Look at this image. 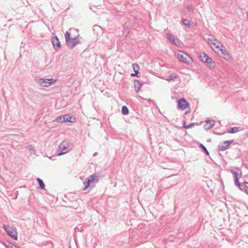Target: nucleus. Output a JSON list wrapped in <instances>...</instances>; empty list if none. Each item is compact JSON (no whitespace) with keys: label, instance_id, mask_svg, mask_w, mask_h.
Instances as JSON below:
<instances>
[{"label":"nucleus","instance_id":"423d86ee","mask_svg":"<svg viewBox=\"0 0 248 248\" xmlns=\"http://www.w3.org/2000/svg\"><path fill=\"white\" fill-rule=\"evenodd\" d=\"M69 143L66 141H63L59 146L57 152V155H61L68 152V147Z\"/></svg>","mask_w":248,"mask_h":248},{"label":"nucleus","instance_id":"72a5a7b5","mask_svg":"<svg viewBox=\"0 0 248 248\" xmlns=\"http://www.w3.org/2000/svg\"><path fill=\"white\" fill-rule=\"evenodd\" d=\"M130 29L128 27H126L124 28V32L126 33V34L130 32Z\"/></svg>","mask_w":248,"mask_h":248},{"label":"nucleus","instance_id":"412c9836","mask_svg":"<svg viewBox=\"0 0 248 248\" xmlns=\"http://www.w3.org/2000/svg\"><path fill=\"white\" fill-rule=\"evenodd\" d=\"M183 24L186 26L187 28H189L191 26V21L190 20L184 19L182 20Z\"/></svg>","mask_w":248,"mask_h":248},{"label":"nucleus","instance_id":"c03bdc74","mask_svg":"<svg viewBox=\"0 0 248 248\" xmlns=\"http://www.w3.org/2000/svg\"><path fill=\"white\" fill-rule=\"evenodd\" d=\"M224 133H225V132H224V133H222V134H221V133H219V134H218V135H222V134H224Z\"/></svg>","mask_w":248,"mask_h":248},{"label":"nucleus","instance_id":"6ab92c4d","mask_svg":"<svg viewBox=\"0 0 248 248\" xmlns=\"http://www.w3.org/2000/svg\"><path fill=\"white\" fill-rule=\"evenodd\" d=\"M237 187L241 191L245 192L246 194H248V191L246 188V187H248L247 186L243 185L242 184H240Z\"/></svg>","mask_w":248,"mask_h":248},{"label":"nucleus","instance_id":"39448f33","mask_svg":"<svg viewBox=\"0 0 248 248\" xmlns=\"http://www.w3.org/2000/svg\"><path fill=\"white\" fill-rule=\"evenodd\" d=\"M2 228L5 230L8 236L14 240H17L18 238L17 232L16 228H12L10 226L7 227L3 225Z\"/></svg>","mask_w":248,"mask_h":248},{"label":"nucleus","instance_id":"f03ea898","mask_svg":"<svg viewBox=\"0 0 248 248\" xmlns=\"http://www.w3.org/2000/svg\"><path fill=\"white\" fill-rule=\"evenodd\" d=\"M70 36V33L68 31H66L64 34L66 45L69 49H71L77 44H79L80 41L77 37L71 38Z\"/></svg>","mask_w":248,"mask_h":248},{"label":"nucleus","instance_id":"79ce46f5","mask_svg":"<svg viewBox=\"0 0 248 248\" xmlns=\"http://www.w3.org/2000/svg\"><path fill=\"white\" fill-rule=\"evenodd\" d=\"M207 141L208 142H210L211 141V140L210 139H209L207 140Z\"/></svg>","mask_w":248,"mask_h":248},{"label":"nucleus","instance_id":"a19ab883","mask_svg":"<svg viewBox=\"0 0 248 248\" xmlns=\"http://www.w3.org/2000/svg\"><path fill=\"white\" fill-rule=\"evenodd\" d=\"M97 154H98V153H97V152L94 153L93 154V156H96V155H97Z\"/></svg>","mask_w":248,"mask_h":248},{"label":"nucleus","instance_id":"4468645a","mask_svg":"<svg viewBox=\"0 0 248 248\" xmlns=\"http://www.w3.org/2000/svg\"><path fill=\"white\" fill-rule=\"evenodd\" d=\"M47 78H43L38 77L37 79H36L38 83L43 87H48L49 86V84H48V81L46 80Z\"/></svg>","mask_w":248,"mask_h":248},{"label":"nucleus","instance_id":"37998d69","mask_svg":"<svg viewBox=\"0 0 248 248\" xmlns=\"http://www.w3.org/2000/svg\"><path fill=\"white\" fill-rule=\"evenodd\" d=\"M208 40L209 41H212V39L210 38H208Z\"/></svg>","mask_w":248,"mask_h":248},{"label":"nucleus","instance_id":"6e6552de","mask_svg":"<svg viewBox=\"0 0 248 248\" xmlns=\"http://www.w3.org/2000/svg\"><path fill=\"white\" fill-rule=\"evenodd\" d=\"M189 105V103L185 98H181L177 101V108L181 110H184Z\"/></svg>","mask_w":248,"mask_h":248},{"label":"nucleus","instance_id":"de8ad7c7","mask_svg":"<svg viewBox=\"0 0 248 248\" xmlns=\"http://www.w3.org/2000/svg\"><path fill=\"white\" fill-rule=\"evenodd\" d=\"M247 208H248V207H247Z\"/></svg>","mask_w":248,"mask_h":248},{"label":"nucleus","instance_id":"f8f14e48","mask_svg":"<svg viewBox=\"0 0 248 248\" xmlns=\"http://www.w3.org/2000/svg\"><path fill=\"white\" fill-rule=\"evenodd\" d=\"M133 69L135 73H132L131 74V77H140V73L139 72V66L137 63H133L132 64Z\"/></svg>","mask_w":248,"mask_h":248},{"label":"nucleus","instance_id":"cd10ccee","mask_svg":"<svg viewBox=\"0 0 248 248\" xmlns=\"http://www.w3.org/2000/svg\"><path fill=\"white\" fill-rule=\"evenodd\" d=\"M63 115L59 116L56 118V121L59 123H63L64 121H63Z\"/></svg>","mask_w":248,"mask_h":248},{"label":"nucleus","instance_id":"9d476101","mask_svg":"<svg viewBox=\"0 0 248 248\" xmlns=\"http://www.w3.org/2000/svg\"><path fill=\"white\" fill-rule=\"evenodd\" d=\"M167 38L175 46H179L180 43L178 39H176L174 36L170 33L166 34Z\"/></svg>","mask_w":248,"mask_h":248},{"label":"nucleus","instance_id":"f257e3e1","mask_svg":"<svg viewBox=\"0 0 248 248\" xmlns=\"http://www.w3.org/2000/svg\"><path fill=\"white\" fill-rule=\"evenodd\" d=\"M98 181V178L95 174H92L87 177L83 182L84 185L83 190L85 191L88 188H89L90 190H92L93 188L94 185H92L91 183L97 182Z\"/></svg>","mask_w":248,"mask_h":248},{"label":"nucleus","instance_id":"7c9ffc66","mask_svg":"<svg viewBox=\"0 0 248 248\" xmlns=\"http://www.w3.org/2000/svg\"><path fill=\"white\" fill-rule=\"evenodd\" d=\"M194 9V7L192 5H188L187 6V9L189 12H192Z\"/></svg>","mask_w":248,"mask_h":248},{"label":"nucleus","instance_id":"c85d7f7f","mask_svg":"<svg viewBox=\"0 0 248 248\" xmlns=\"http://www.w3.org/2000/svg\"><path fill=\"white\" fill-rule=\"evenodd\" d=\"M46 80H47L48 84H49V85L54 84L56 82V79L53 78H47Z\"/></svg>","mask_w":248,"mask_h":248},{"label":"nucleus","instance_id":"49530a36","mask_svg":"<svg viewBox=\"0 0 248 248\" xmlns=\"http://www.w3.org/2000/svg\"><path fill=\"white\" fill-rule=\"evenodd\" d=\"M15 248H20L17 247L16 246Z\"/></svg>","mask_w":248,"mask_h":248},{"label":"nucleus","instance_id":"e433bc0d","mask_svg":"<svg viewBox=\"0 0 248 248\" xmlns=\"http://www.w3.org/2000/svg\"><path fill=\"white\" fill-rule=\"evenodd\" d=\"M212 45H213L217 48H219L220 47V46L218 45H217L216 43H213Z\"/></svg>","mask_w":248,"mask_h":248},{"label":"nucleus","instance_id":"9b49d317","mask_svg":"<svg viewBox=\"0 0 248 248\" xmlns=\"http://www.w3.org/2000/svg\"><path fill=\"white\" fill-rule=\"evenodd\" d=\"M231 172L233 174L234 179H239V177L242 176V171L238 168H235L234 170H231Z\"/></svg>","mask_w":248,"mask_h":248},{"label":"nucleus","instance_id":"1a4fd4ad","mask_svg":"<svg viewBox=\"0 0 248 248\" xmlns=\"http://www.w3.org/2000/svg\"><path fill=\"white\" fill-rule=\"evenodd\" d=\"M93 33L96 36H101L103 33L102 28L97 25H95L93 26Z\"/></svg>","mask_w":248,"mask_h":248},{"label":"nucleus","instance_id":"dca6fc26","mask_svg":"<svg viewBox=\"0 0 248 248\" xmlns=\"http://www.w3.org/2000/svg\"><path fill=\"white\" fill-rule=\"evenodd\" d=\"M64 122L74 123L76 121V118L73 116H70L69 114L63 115Z\"/></svg>","mask_w":248,"mask_h":248},{"label":"nucleus","instance_id":"09e8293b","mask_svg":"<svg viewBox=\"0 0 248 248\" xmlns=\"http://www.w3.org/2000/svg\"><path fill=\"white\" fill-rule=\"evenodd\" d=\"M247 188H248V187H247Z\"/></svg>","mask_w":248,"mask_h":248},{"label":"nucleus","instance_id":"aec40b11","mask_svg":"<svg viewBox=\"0 0 248 248\" xmlns=\"http://www.w3.org/2000/svg\"><path fill=\"white\" fill-rule=\"evenodd\" d=\"M228 147L229 146L227 145V144H223V145H219L218 146L217 151L218 152L224 151L226 149H227L228 148Z\"/></svg>","mask_w":248,"mask_h":248},{"label":"nucleus","instance_id":"a18cd8bd","mask_svg":"<svg viewBox=\"0 0 248 248\" xmlns=\"http://www.w3.org/2000/svg\"><path fill=\"white\" fill-rule=\"evenodd\" d=\"M214 40L215 41H217V40L216 39H214Z\"/></svg>","mask_w":248,"mask_h":248},{"label":"nucleus","instance_id":"ea45409f","mask_svg":"<svg viewBox=\"0 0 248 248\" xmlns=\"http://www.w3.org/2000/svg\"><path fill=\"white\" fill-rule=\"evenodd\" d=\"M244 184H245V185L248 184V182H247L246 181H245L243 183Z\"/></svg>","mask_w":248,"mask_h":248},{"label":"nucleus","instance_id":"a211bd4d","mask_svg":"<svg viewBox=\"0 0 248 248\" xmlns=\"http://www.w3.org/2000/svg\"><path fill=\"white\" fill-rule=\"evenodd\" d=\"M36 180L37 181V182H38V184H39V188H40V189H45V185L43 182V181L39 178H36Z\"/></svg>","mask_w":248,"mask_h":248},{"label":"nucleus","instance_id":"0eeeda50","mask_svg":"<svg viewBox=\"0 0 248 248\" xmlns=\"http://www.w3.org/2000/svg\"><path fill=\"white\" fill-rule=\"evenodd\" d=\"M51 41L54 49L57 51L62 46L59 38L57 36H52L51 38Z\"/></svg>","mask_w":248,"mask_h":248},{"label":"nucleus","instance_id":"c9c22d12","mask_svg":"<svg viewBox=\"0 0 248 248\" xmlns=\"http://www.w3.org/2000/svg\"><path fill=\"white\" fill-rule=\"evenodd\" d=\"M187 125H186V121H184L182 124V127L186 129Z\"/></svg>","mask_w":248,"mask_h":248},{"label":"nucleus","instance_id":"f3484780","mask_svg":"<svg viewBox=\"0 0 248 248\" xmlns=\"http://www.w3.org/2000/svg\"><path fill=\"white\" fill-rule=\"evenodd\" d=\"M222 55L224 56V58L226 60H232V57L231 56L230 54L229 53L228 51L226 50L225 48H224L223 51L222 53Z\"/></svg>","mask_w":248,"mask_h":248},{"label":"nucleus","instance_id":"473e14b6","mask_svg":"<svg viewBox=\"0 0 248 248\" xmlns=\"http://www.w3.org/2000/svg\"><path fill=\"white\" fill-rule=\"evenodd\" d=\"M195 123H191L190 124L187 125L186 129L191 128L195 125Z\"/></svg>","mask_w":248,"mask_h":248},{"label":"nucleus","instance_id":"2f4dec72","mask_svg":"<svg viewBox=\"0 0 248 248\" xmlns=\"http://www.w3.org/2000/svg\"><path fill=\"white\" fill-rule=\"evenodd\" d=\"M234 182L235 185L237 186H238L239 185H240V184H241L240 182H239V179L237 178L234 179Z\"/></svg>","mask_w":248,"mask_h":248},{"label":"nucleus","instance_id":"c756f323","mask_svg":"<svg viewBox=\"0 0 248 248\" xmlns=\"http://www.w3.org/2000/svg\"><path fill=\"white\" fill-rule=\"evenodd\" d=\"M234 141V140H226V141H224L223 142V144H227V145L229 146V145L232 144V143H233V142Z\"/></svg>","mask_w":248,"mask_h":248},{"label":"nucleus","instance_id":"58836bf2","mask_svg":"<svg viewBox=\"0 0 248 248\" xmlns=\"http://www.w3.org/2000/svg\"><path fill=\"white\" fill-rule=\"evenodd\" d=\"M140 98L142 99H144V100H147L148 101L150 102L151 101V99H145V98H143V97H140Z\"/></svg>","mask_w":248,"mask_h":248},{"label":"nucleus","instance_id":"393cba45","mask_svg":"<svg viewBox=\"0 0 248 248\" xmlns=\"http://www.w3.org/2000/svg\"><path fill=\"white\" fill-rule=\"evenodd\" d=\"M178 77V75L176 73H172L170 74L169 78L166 80L168 81L174 80V79Z\"/></svg>","mask_w":248,"mask_h":248},{"label":"nucleus","instance_id":"7ed1b4c3","mask_svg":"<svg viewBox=\"0 0 248 248\" xmlns=\"http://www.w3.org/2000/svg\"><path fill=\"white\" fill-rule=\"evenodd\" d=\"M177 59L184 63L190 64L193 62L192 59L183 51H179L177 54Z\"/></svg>","mask_w":248,"mask_h":248},{"label":"nucleus","instance_id":"ddd939ff","mask_svg":"<svg viewBox=\"0 0 248 248\" xmlns=\"http://www.w3.org/2000/svg\"><path fill=\"white\" fill-rule=\"evenodd\" d=\"M205 123L203 125V128L206 130H207L212 127L215 124V121L213 120L207 119L205 121Z\"/></svg>","mask_w":248,"mask_h":248},{"label":"nucleus","instance_id":"2eb2a0df","mask_svg":"<svg viewBox=\"0 0 248 248\" xmlns=\"http://www.w3.org/2000/svg\"><path fill=\"white\" fill-rule=\"evenodd\" d=\"M143 85V83H141L140 81L137 79H135L134 80V87L135 90L136 92L138 93L141 86Z\"/></svg>","mask_w":248,"mask_h":248},{"label":"nucleus","instance_id":"4be33fe9","mask_svg":"<svg viewBox=\"0 0 248 248\" xmlns=\"http://www.w3.org/2000/svg\"><path fill=\"white\" fill-rule=\"evenodd\" d=\"M121 112L124 115H127L129 113V110L127 107L125 106H123L122 107Z\"/></svg>","mask_w":248,"mask_h":248},{"label":"nucleus","instance_id":"b1692460","mask_svg":"<svg viewBox=\"0 0 248 248\" xmlns=\"http://www.w3.org/2000/svg\"><path fill=\"white\" fill-rule=\"evenodd\" d=\"M3 244L7 248H15L16 246L13 245L9 241L4 242Z\"/></svg>","mask_w":248,"mask_h":248},{"label":"nucleus","instance_id":"bb28decb","mask_svg":"<svg viewBox=\"0 0 248 248\" xmlns=\"http://www.w3.org/2000/svg\"><path fill=\"white\" fill-rule=\"evenodd\" d=\"M26 148L30 151L31 153L35 154V150L31 145H29L26 146Z\"/></svg>","mask_w":248,"mask_h":248},{"label":"nucleus","instance_id":"f704fd0d","mask_svg":"<svg viewBox=\"0 0 248 248\" xmlns=\"http://www.w3.org/2000/svg\"><path fill=\"white\" fill-rule=\"evenodd\" d=\"M224 48H225V47L222 45H221V46H220V47L219 48V50L221 52V53H222V51H223Z\"/></svg>","mask_w":248,"mask_h":248},{"label":"nucleus","instance_id":"a878e982","mask_svg":"<svg viewBox=\"0 0 248 248\" xmlns=\"http://www.w3.org/2000/svg\"><path fill=\"white\" fill-rule=\"evenodd\" d=\"M239 128V127H231L228 130V133H229L231 134L235 133L238 130Z\"/></svg>","mask_w":248,"mask_h":248},{"label":"nucleus","instance_id":"4c0bfd02","mask_svg":"<svg viewBox=\"0 0 248 248\" xmlns=\"http://www.w3.org/2000/svg\"><path fill=\"white\" fill-rule=\"evenodd\" d=\"M197 22H192L191 24V26H192V27H194L195 26L197 25Z\"/></svg>","mask_w":248,"mask_h":248},{"label":"nucleus","instance_id":"20e7f679","mask_svg":"<svg viewBox=\"0 0 248 248\" xmlns=\"http://www.w3.org/2000/svg\"><path fill=\"white\" fill-rule=\"evenodd\" d=\"M199 58L202 62L208 64L210 67L215 68L216 67L215 62L212 61V58L209 57L205 53L201 52L199 55Z\"/></svg>","mask_w":248,"mask_h":248},{"label":"nucleus","instance_id":"5701e85b","mask_svg":"<svg viewBox=\"0 0 248 248\" xmlns=\"http://www.w3.org/2000/svg\"><path fill=\"white\" fill-rule=\"evenodd\" d=\"M199 147L200 148L202 149L203 150V151L204 152V154L208 156L209 155V152H208V151L203 144H202V143H200L199 145Z\"/></svg>","mask_w":248,"mask_h":248}]
</instances>
